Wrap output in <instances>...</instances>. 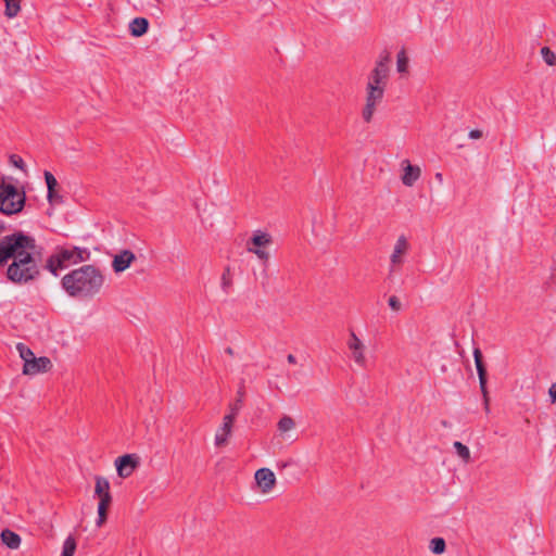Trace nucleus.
<instances>
[{"label":"nucleus","instance_id":"26","mask_svg":"<svg viewBox=\"0 0 556 556\" xmlns=\"http://www.w3.org/2000/svg\"><path fill=\"white\" fill-rule=\"evenodd\" d=\"M16 350L21 356V358L24 361V364L27 363V361H30L35 356L34 352L24 343H17Z\"/></svg>","mask_w":556,"mask_h":556},{"label":"nucleus","instance_id":"2","mask_svg":"<svg viewBox=\"0 0 556 556\" xmlns=\"http://www.w3.org/2000/svg\"><path fill=\"white\" fill-rule=\"evenodd\" d=\"M42 251L43 248L37 244L33 236L22 230H14L0 239V265L8 264L11 258Z\"/></svg>","mask_w":556,"mask_h":556},{"label":"nucleus","instance_id":"43","mask_svg":"<svg viewBox=\"0 0 556 556\" xmlns=\"http://www.w3.org/2000/svg\"><path fill=\"white\" fill-rule=\"evenodd\" d=\"M291 464H292V460H290V462H288V463H283V464L281 465V467H287V466H289V465H291Z\"/></svg>","mask_w":556,"mask_h":556},{"label":"nucleus","instance_id":"12","mask_svg":"<svg viewBox=\"0 0 556 556\" xmlns=\"http://www.w3.org/2000/svg\"><path fill=\"white\" fill-rule=\"evenodd\" d=\"M348 346L352 352V357H353L354 362L362 367L365 366V364H366V357L364 354L365 345L358 339V337L355 334L354 331H351V333H350Z\"/></svg>","mask_w":556,"mask_h":556},{"label":"nucleus","instance_id":"24","mask_svg":"<svg viewBox=\"0 0 556 556\" xmlns=\"http://www.w3.org/2000/svg\"><path fill=\"white\" fill-rule=\"evenodd\" d=\"M456 454L467 464L470 462V451L469 448L459 441H455L453 444Z\"/></svg>","mask_w":556,"mask_h":556},{"label":"nucleus","instance_id":"7","mask_svg":"<svg viewBox=\"0 0 556 556\" xmlns=\"http://www.w3.org/2000/svg\"><path fill=\"white\" fill-rule=\"evenodd\" d=\"M408 247L409 245L405 236H400L390 256L388 280L393 279V275L396 271V267L403 263L402 256L407 252Z\"/></svg>","mask_w":556,"mask_h":556},{"label":"nucleus","instance_id":"32","mask_svg":"<svg viewBox=\"0 0 556 556\" xmlns=\"http://www.w3.org/2000/svg\"><path fill=\"white\" fill-rule=\"evenodd\" d=\"M10 163H11L13 166H15V167H17V168H20V169L24 170L25 163H24L23 159H22L20 155H17V154H11V155H10Z\"/></svg>","mask_w":556,"mask_h":556},{"label":"nucleus","instance_id":"23","mask_svg":"<svg viewBox=\"0 0 556 556\" xmlns=\"http://www.w3.org/2000/svg\"><path fill=\"white\" fill-rule=\"evenodd\" d=\"M294 427H295L294 420L288 415L282 416L277 424V428L280 433L288 432V431L292 430Z\"/></svg>","mask_w":556,"mask_h":556},{"label":"nucleus","instance_id":"27","mask_svg":"<svg viewBox=\"0 0 556 556\" xmlns=\"http://www.w3.org/2000/svg\"><path fill=\"white\" fill-rule=\"evenodd\" d=\"M446 547L445 541L442 538H434L430 542V549L432 553L440 555L444 553Z\"/></svg>","mask_w":556,"mask_h":556},{"label":"nucleus","instance_id":"4","mask_svg":"<svg viewBox=\"0 0 556 556\" xmlns=\"http://www.w3.org/2000/svg\"><path fill=\"white\" fill-rule=\"evenodd\" d=\"M42 252L26 254L12 260L7 268V278L16 285H26L40 276Z\"/></svg>","mask_w":556,"mask_h":556},{"label":"nucleus","instance_id":"40","mask_svg":"<svg viewBox=\"0 0 556 556\" xmlns=\"http://www.w3.org/2000/svg\"><path fill=\"white\" fill-rule=\"evenodd\" d=\"M287 361H288V363H290V364H295V363H296V358H295V356H294L293 354H289V355L287 356Z\"/></svg>","mask_w":556,"mask_h":556},{"label":"nucleus","instance_id":"20","mask_svg":"<svg viewBox=\"0 0 556 556\" xmlns=\"http://www.w3.org/2000/svg\"><path fill=\"white\" fill-rule=\"evenodd\" d=\"M0 536L2 543L9 548L15 549L21 544V536L10 529L2 530Z\"/></svg>","mask_w":556,"mask_h":556},{"label":"nucleus","instance_id":"8","mask_svg":"<svg viewBox=\"0 0 556 556\" xmlns=\"http://www.w3.org/2000/svg\"><path fill=\"white\" fill-rule=\"evenodd\" d=\"M473 358H475L477 374L479 377L480 390L484 397L485 408L488 409L489 408V399H488V389H486L488 374H486V367L483 363V355H482V352L480 351V349L476 348L473 350Z\"/></svg>","mask_w":556,"mask_h":556},{"label":"nucleus","instance_id":"19","mask_svg":"<svg viewBox=\"0 0 556 556\" xmlns=\"http://www.w3.org/2000/svg\"><path fill=\"white\" fill-rule=\"evenodd\" d=\"M149 29V21L146 17H135L129 23V30L131 36L134 37H141L143 36Z\"/></svg>","mask_w":556,"mask_h":556},{"label":"nucleus","instance_id":"25","mask_svg":"<svg viewBox=\"0 0 556 556\" xmlns=\"http://www.w3.org/2000/svg\"><path fill=\"white\" fill-rule=\"evenodd\" d=\"M408 67V58L405 50H401L396 56V70L399 73H405Z\"/></svg>","mask_w":556,"mask_h":556},{"label":"nucleus","instance_id":"15","mask_svg":"<svg viewBox=\"0 0 556 556\" xmlns=\"http://www.w3.org/2000/svg\"><path fill=\"white\" fill-rule=\"evenodd\" d=\"M45 180H46L47 188H48V193H47L48 202L51 205L63 203V198L56 191L58 181H56L55 177L52 175V173L46 170L45 172Z\"/></svg>","mask_w":556,"mask_h":556},{"label":"nucleus","instance_id":"33","mask_svg":"<svg viewBox=\"0 0 556 556\" xmlns=\"http://www.w3.org/2000/svg\"><path fill=\"white\" fill-rule=\"evenodd\" d=\"M390 61H391L390 53L384 51L383 53L380 54L379 60L377 61L376 64H381L382 68L389 70Z\"/></svg>","mask_w":556,"mask_h":556},{"label":"nucleus","instance_id":"10","mask_svg":"<svg viewBox=\"0 0 556 556\" xmlns=\"http://www.w3.org/2000/svg\"><path fill=\"white\" fill-rule=\"evenodd\" d=\"M51 367L52 363L49 357L34 356L33 358H30V361H27V363L24 364L23 374L34 376L37 374L47 372Z\"/></svg>","mask_w":556,"mask_h":556},{"label":"nucleus","instance_id":"14","mask_svg":"<svg viewBox=\"0 0 556 556\" xmlns=\"http://www.w3.org/2000/svg\"><path fill=\"white\" fill-rule=\"evenodd\" d=\"M136 260L135 254L130 250H123L116 254L112 262V267L115 273L126 270L131 263Z\"/></svg>","mask_w":556,"mask_h":556},{"label":"nucleus","instance_id":"36","mask_svg":"<svg viewBox=\"0 0 556 556\" xmlns=\"http://www.w3.org/2000/svg\"><path fill=\"white\" fill-rule=\"evenodd\" d=\"M106 510L108 508L104 507L103 510L100 509V506H98V519H97V526L101 527L104 521L106 520Z\"/></svg>","mask_w":556,"mask_h":556},{"label":"nucleus","instance_id":"5","mask_svg":"<svg viewBox=\"0 0 556 556\" xmlns=\"http://www.w3.org/2000/svg\"><path fill=\"white\" fill-rule=\"evenodd\" d=\"M25 205V193L20 192L15 186L0 179V212L5 215H13L23 210Z\"/></svg>","mask_w":556,"mask_h":556},{"label":"nucleus","instance_id":"28","mask_svg":"<svg viewBox=\"0 0 556 556\" xmlns=\"http://www.w3.org/2000/svg\"><path fill=\"white\" fill-rule=\"evenodd\" d=\"M76 549V542L72 536L66 538L63 543L61 556H73Z\"/></svg>","mask_w":556,"mask_h":556},{"label":"nucleus","instance_id":"6","mask_svg":"<svg viewBox=\"0 0 556 556\" xmlns=\"http://www.w3.org/2000/svg\"><path fill=\"white\" fill-rule=\"evenodd\" d=\"M366 104L363 110V118L365 122L369 123L372 118L374 112L376 110L377 104L382 101L384 89L379 87H374L372 85H367L366 88Z\"/></svg>","mask_w":556,"mask_h":556},{"label":"nucleus","instance_id":"35","mask_svg":"<svg viewBox=\"0 0 556 556\" xmlns=\"http://www.w3.org/2000/svg\"><path fill=\"white\" fill-rule=\"evenodd\" d=\"M388 304L391 309L395 312H399L402 308V304L395 295L389 298Z\"/></svg>","mask_w":556,"mask_h":556},{"label":"nucleus","instance_id":"31","mask_svg":"<svg viewBox=\"0 0 556 556\" xmlns=\"http://www.w3.org/2000/svg\"><path fill=\"white\" fill-rule=\"evenodd\" d=\"M230 286H231L230 268L227 267V268H225V270L222 275V288L226 293H228Z\"/></svg>","mask_w":556,"mask_h":556},{"label":"nucleus","instance_id":"21","mask_svg":"<svg viewBox=\"0 0 556 556\" xmlns=\"http://www.w3.org/2000/svg\"><path fill=\"white\" fill-rule=\"evenodd\" d=\"M250 240L256 247V249L271 243L270 235L261 230L255 231Z\"/></svg>","mask_w":556,"mask_h":556},{"label":"nucleus","instance_id":"39","mask_svg":"<svg viewBox=\"0 0 556 556\" xmlns=\"http://www.w3.org/2000/svg\"><path fill=\"white\" fill-rule=\"evenodd\" d=\"M9 226L4 222H0V235L7 231Z\"/></svg>","mask_w":556,"mask_h":556},{"label":"nucleus","instance_id":"9","mask_svg":"<svg viewBox=\"0 0 556 556\" xmlns=\"http://www.w3.org/2000/svg\"><path fill=\"white\" fill-rule=\"evenodd\" d=\"M138 465L139 457L135 454H126L117 457L115 460V467L121 478H128L131 476Z\"/></svg>","mask_w":556,"mask_h":556},{"label":"nucleus","instance_id":"41","mask_svg":"<svg viewBox=\"0 0 556 556\" xmlns=\"http://www.w3.org/2000/svg\"><path fill=\"white\" fill-rule=\"evenodd\" d=\"M435 178H437L440 182H442V181H443V176H442V174H441V173H437V174H435Z\"/></svg>","mask_w":556,"mask_h":556},{"label":"nucleus","instance_id":"34","mask_svg":"<svg viewBox=\"0 0 556 556\" xmlns=\"http://www.w3.org/2000/svg\"><path fill=\"white\" fill-rule=\"evenodd\" d=\"M248 251L254 253L260 260L264 261L265 264L267 263L269 254L265 250L249 248Z\"/></svg>","mask_w":556,"mask_h":556},{"label":"nucleus","instance_id":"29","mask_svg":"<svg viewBox=\"0 0 556 556\" xmlns=\"http://www.w3.org/2000/svg\"><path fill=\"white\" fill-rule=\"evenodd\" d=\"M541 55L547 65H556V55L548 47H543L541 49Z\"/></svg>","mask_w":556,"mask_h":556},{"label":"nucleus","instance_id":"42","mask_svg":"<svg viewBox=\"0 0 556 556\" xmlns=\"http://www.w3.org/2000/svg\"><path fill=\"white\" fill-rule=\"evenodd\" d=\"M226 353H228L229 355H232V353H233V352H232V349H231V348H227V349H226Z\"/></svg>","mask_w":556,"mask_h":556},{"label":"nucleus","instance_id":"3","mask_svg":"<svg viewBox=\"0 0 556 556\" xmlns=\"http://www.w3.org/2000/svg\"><path fill=\"white\" fill-rule=\"evenodd\" d=\"M91 253L87 248L71 244L56 247L53 253L47 258L43 266L49 273L58 277L60 271L90 258Z\"/></svg>","mask_w":556,"mask_h":556},{"label":"nucleus","instance_id":"38","mask_svg":"<svg viewBox=\"0 0 556 556\" xmlns=\"http://www.w3.org/2000/svg\"><path fill=\"white\" fill-rule=\"evenodd\" d=\"M548 393L552 402H556V382L551 386Z\"/></svg>","mask_w":556,"mask_h":556},{"label":"nucleus","instance_id":"17","mask_svg":"<svg viewBox=\"0 0 556 556\" xmlns=\"http://www.w3.org/2000/svg\"><path fill=\"white\" fill-rule=\"evenodd\" d=\"M232 416H225L223 419L222 427L217 430L215 434V445L216 446H223L227 443L228 437L231 433L232 424H233Z\"/></svg>","mask_w":556,"mask_h":556},{"label":"nucleus","instance_id":"11","mask_svg":"<svg viewBox=\"0 0 556 556\" xmlns=\"http://www.w3.org/2000/svg\"><path fill=\"white\" fill-rule=\"evenodd\" d=\"M94 494L100 498L98 506L103 510L104 507L109 508L112 496L110 493V482L106 478L97 476L96 477V486Z\"/></svg>","mask_w":556,"mask_h":556},{"label":"nucleus","instance_id":"1","mask_svg":"<svg viewBox=\"0 0 556 556\" xmlns=\"http://www.w3.org/2000/svg\"><path fill=\"white\" fill-rule=\"evenodd\" d=\"M104 283V276L94 265H83L61 279V286L71 298L87 300L98 294Z\"/></svg>","mask_w":556,"mask_h":556},{"label":"nucleus","instance_id":"30","mask_svg":"<svg viewBox=\"0 0 556 556\" xmlns=\"http://www.w3.org/2000/svg\"><path fill=\"white\" fill-rule=\"evenodd\" d=\"M238 394H239V397L229 405L230 412H229V414L226 415V416H232V419H236L237 415L239 414V412L242 407V394L243 393L241 391H239Z\"/></svg>","mask_w":556,"mask_h":556},{"label":"nucleus","instance_id":"18","mask_svg":"<svg viewBox=\"0 0 556 556\" xmlns=\"http://www.w3.org/2000/svg\"><path fill=\"white\" fill-rule=\"evenodd\" d=\"M406 166L404 167V175L402 176V182L412 187L420 177V168L412 165L407 160L403 162Z\"/></svg>","mask_w":556,"mask_h":556},{"label":"nucleus","instance_id":"22","mask_svg":"<svg viewBox=\"0 0 556 556\" xmlns=\"http://www.w3.org/2000/svg\"><path fill=\"white\" fill-rule=\"evenodd\" d=\"M5 2V11L4 14L7 17L12 18L15 17L21 10V0H4Z\"/></svg>","mask_w":556,"mask_h":556},{"label":"nucleus","instance_id":"13","mask_svg":"<svg viewBox=\"0 0 556 556\" xmlns=\"http://www.w3.org/2000/svg\"><path fill=\"white\" fill-rule=\"evenodd\" d=\"M255 481L262 491L266 493L274 488L276 483V477L270 469L261 468L255 472Z\"/></svg>","mask_w":556,"mask_h":556},{"label":"nucleus","instance_id":"37","mask_svg":"<svg viewBox=\"0 0 556 556\" xmlns=\"http://www.w3.org/2000/svg\"><path fill=\"white\" fill-rule=\"evenodd\" d=\"M468 137L470 139H479L482 137V131L479 129H472L469 131Z\"/></svg>","mask_w":556,"mask_h":556},{"label":"nucleus","instance_id":"16","mask_svg":"<svg viewBox=\"0 0 556 556\" xmlns=\"http://www.w3.org/2000/svg\"><path fill=\"white\" fill-rule=\"evenodd\" d=\"M389 77V70L382 68L381 64H376L375 68L371 71L369 77H368V84L372 85L374 87H381L386 88L387 80Z\"/></svg>","mask_w":556,"mask_h":556}]
</instances>
